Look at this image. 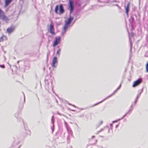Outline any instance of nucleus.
Wrapping results in <instances>:
<instances>
[{
    "label": "nucleus",
    "mask_w": 148,
    "mask_h": 148,
    "mask_svg": "<svg viewBox=\"0 0 148 148\" xmlns=\"http://www.w3.org/2000/svg\"><path fill=\"white\" fill-rule=\"evenodd\" d=\"M58 63L57 58L56 57H54L52 59L51 65L53 68H56Z\"/></svg>",
    "instance_id": "4"
},
{
    "label": "nucleus",
    "mask_w": 148,
    "mask_h": 148,
    "mask_svg": "<svg viewBox=\"0 0 148 148\" xmlns=\"http://www.w3.org/2000/svg\"><path fill=\"white\" fill-rule=\"evenodd\" d=\"M14 29V27H11L8 28L7 29V32L9 33H10L12 32Z\"/></svg>",
    "instance_id": "11"
},
{
    "label": "nucleus",
    "mask_w": 148,
    "mask_h": 148,
    "mask_svg": "<svg viewBox=\"0 0 148 148\" xmlns=\"http://www.w3.org/2000/svg\"><path fill=\"white\" fill-rule=\"evenodd\" d=\"M117 126H118V125H116V127H117Z\"/></svg>",
    "instance_id": "26"
},
{
    "label": "nucleus",
    "mask_w": 148,
    "mask_h": 148,
    "mask_svg": "<svg viewBox=\"0 0 148 148\" xmlns=\"http://www.w3.org/2000/svg\"><path fill=\"white\" fill-rule=\"evenodd\" d=\"M72 110V111H74V110Z\"/></svg>",
    "instance_id": "28"
},
{
    "label": "nucleus",
    "mask_w": 148,
    "mask_h": 148,
    "mask_svg": "<svg viewBox=\"0 0 148 148\" xmlns=\"http://www.w3.org/2000/svg\"><path fill=\"white\" fill-rule=\"evenodd\" d=\"M69 7L70 10V13H71L73 11L74 9V4L73 1L71 0H69Z\"/></svg>",
    "instance_id": "6"
},
{
    "label": "nucleus",
    "mask_w": 148,
    "mask_h": 148,
    "mask_svg": "<svg viewBox=\"0 0 148 148\" xmlns=\"http://www.w3.org/2000/svg\"><path fill=\"white\" fill-rule=\"evenodd\" d=\"M61 38L60 36L56 37L54 40L53 46V47L57 45L60 42Z\"/></svg>",
    "instance_id": "5"
},
{
    "label": "nucleus",
    "mask_w": 148,
    "mask_h": 148,
    "mask_svg": "<svg viewBox=\"0 0 148 148\" xmlns=\"http://www.w3.org/2000/svg\"><path fill=\"white\" fill-rule=\"evenodd\" d=\"M66 129L68 132H69V133L71 135L72 132L71 131V129L69 127L67 126H66Z\"/></svg>",
    "instance_id": "16"
},
{
    "label": "nucleus",
    "mask_w": 148,
    "mask_h": 148,
    "mask_svg": "<svg viewBox=\"0 0 148 148\" xmlns=\"http://www.w3.org/2000/svg\"><path fill=\"white\" fill-rule=\"evenodd\" d=\"M127 114V113H126V114H125V115L123 116V117L122 119L124 117H125V116Z\"/></svg>",
    "instance_id": "23"
},
{
    "label": "nucleus",
    "mask_w": 148,
    "mask_h": 148,
    "mask_svg": "<svg viewBox=\"0 0 148 148\" xmlns=\"http://www.w3.org/2000/svg\"><path fill=\"white\" fill-rule=\"evenodd\" d=\"M0 18L3 21L7 22L9 19L7 17L5 16L4 13L0 9Z\"/></svg>",
    "instance_id": "3"
},
{
    "label": "nucleus",
    "mask_w": 148,
    "mask_h": 148,
    "mask_svg": "<svg viewBox=\"0 0 148 148\" xmlns=\"http://www.w3.org/2000/svg\"><path fill=\"white\" fill-rule=\"evenodd\" d=\"M18 14V11H15L13 13V15L15 16L16 17H17Z\"/></svg>",
    "instance_id": "17"
},
{
    "label": "nucleus",
    "mask_w": 148,
    "mask_h": 148,
    "mask_svg": "<svg viewBox=\"0 0 148 148\" xmlns=\"http://www.w3.org/2000/svg\"><path fill=\"white\" fill-rule=\"evenodd\" d=\"M55 12L57 14H61L64 12V10L62 5H60L59 7L58 5H57L55 9Z\"/></svg>",
    "instance_id": "1"
},
{
    "label": "nucleus",
    "mask_w": 148,
    "mask_h": 148,
    "mask_svg": "<svg viewBox=\"0 0 148 148\" xmlns=\"http://www.w3.org/2000/svg\"><path fill=\"white\" fill-rule=\"evenodd\" d=\"M132 105H133L132 104V105H131V107H132Z\"/></svg>",
    "instance_id": "27"
},
{
    "label": "nucleus",
    "mask_w": 148,
    "mask_h": 148,
    "mask_svg": "<svg viewBox=\"0 0 148 148\" xmlns=\"http://www.w3.org/2000/svg\"><path fill=\"white\" fill-rule=\"evenodd\" d=\"M0 67L2 68H5V66H4V65H0Z\"/></svg>",
    "instance_id": "21"
},
{
    "label": "nucleus",
    "mask_w": 148,
    "mask_h": 148,
    "mask_svg": "<svg viewBox=\"0 0 148 148\" xmlns=\"http://www.w3.org/2000/svg\"><path fill=\"white\" fill-rule=\"evenodd\" d=\"M115 122V121H114L113 122Z\"/></svg>",
    "instance_id": "30"
},
{
    "label": "nucleus",
    "mask_w": 148,
    "mask_h": 148,
    "mask_svg": "<svg viewBox=\"0 0 148 148\" xmlns=\"http://www.w3.org/2000/svg\"><path fill=\"white\" fill-rule=\"evenodd\" d=\"M142 91H143V90H141V92H140V93H141V92H142Z\"/></svg>",
    "instance_id": "24"
},
{
    "label": "nucleus",
    "mask_w": 148,
    "mask_h": 148,
    "mask_svg": "<svg viewBox=\"0 0 148 148\" xmlns=\"http://www.w3.org/2000/svg\"><path fill=\"white\" fill-rule=\"evenodd\" d=\"M142 81V79H139L134 81L133 82V87H134L138 85L141 83Z\"/></svg>",
    "instance_id": "7"
},
{
    "label": "nucleus",
    "mask_w": 148,
    "mask_h": 148,
    "mask_svg": "<svg viewBox=\"0 0 148 148\" xmlns=\"http://www.w3.org/2000/svg\"><path fill=\"white\" fill-rule=\"evenodd\" d=\"M92 137H94V136H92Z\"/></svg>",
    "instance_id": "29"
},
{
    "label": "nucleus",
    "mask_w": 148,
    "mask_h": 148,
    "mask_svg": "<svg viewBox=\"0 0 148 148\" xmlns=\"http://www.w3.org/2000/svg\"><path fill=\"white\" fill-rule=\"evenodd\" d=\"M72 106H73L75 107V106L74 105H72Z\"/></svg>",
    "instance_id": "25"
},
{
    "label": "nucleus",
    "mask_w": 148,
    "mask_h": 148,
    "mask_svg": "<svg viewBox=\"0 0 148 148\" xmlns=\"http://www.w3.org/2000/svg\"><path fill=\"white\" fill-rule=\"evenodd\" d=\"M146 72H148V61L146 64Z\"/></svg>",
    "instance_id": "20"
},
{
    "label": "nucleus",
    "mask_w": 148,
    "mask_h": 148,
    "mask_svg": "<svg viewBox=\"0 0 148 148\" xmlns=\"http://www.w3.org/2000/svg\"><path fill=\"white\" fill-rule=\"evenodd\" d=\"M50 32L52 34H55L54 32V29L53 28V24L52 22H51L50 27Z\"/></svg>",
    "instance_id": "8"
},
{
    "label": "nucleus",
    "mask_w": 148,
    "mask_h": 148,
    "mask_svg": "<svg viewBox=\"0 0 148 148\" xmlns=\"http://www.w3.org/2000/svg\"><path fill=\"white\" fill-rule=\"evenodd\" d=\"M130 3H128L127 6L125 7L126 12L127 16L128 15V12L130 10Z\"/></svg>",
    "instance_id": "10"
},
{
    "label": "nucleus",
    "mask_w": 148,
    "mask_h": 148,
    "mask_svg": "<svg viewBox=\"0 0 148 148\" xmlns=\"http://www.w3.org/2000/svg\"><path fill=\"white\" fill-rule=\"evenodd\" d=\"M117 90L116 89V90H115L114 92L111 95H110L109 96H108V97H106V98H105L103 100H102V101H100V102L98 103L97 104H95V105H97V104H99V103H101V102H102L103 101H104V100H106V99H107L108 98L111 97L116 92V91Z\"/></svg>",
    "instance_id": "9"
},
{
    "label": "nucleus",
    "mask_w": 148,
    "mask_h": 148,
    "mask_svg": "<svg viewBox=\"0 0 148 148\" xmlns=\"http://www.w3.org/2000/svg\"><path fill=\"white\" fill-rule=\"evenodd\" d=\"M73 17L70 16L67 21H66V23L65 24L63 28L64 31L62 32V34H64L65 33L66 29L68 28L71 22L73 20Z\"/></svg>",
    "instance_id": "2"
},
{
    "label": "nucleus",
    "mask_w": 148,
    "mask_h": 148,
    "mask_svg": "<svg viewBox=\"0 0 148 148\" xmlns=\"http://www.w3.org/2000/svg\"><path fill=\"white\" fill-rule=\"evenodd\" d=\"M121 86V84H120L119 86L117 88V89L118 90L120 88Z\"/></svg>",
    "instance_id": "22"
},
{
    "label": "nucleus",
    "mask_w": 148,
    "mask_h": 148,
    "mask_svg": "<svg viewBox=\"0 0 148 148\" xmlns=\"http://www.w3.org/2000/svg\"><path fill=\"white\" fill-rule=\"evenodd\" d=\"M6 37L5 36H3L0 38V41H2L3 40H6Z\"/></svg>",
    "instance_id": "13"
},
{
    "label": "nucleus",
    "mask_w": 148,
    "mask_h": 148,
    "mask_svg": "<svg viewBox=\"0 0 148 148\" xmlns=\"http://www.w3.org/2000/svg\"><path fill=\"white\" fill-rule=\"evenodd\" d=\"M51 123L53 124V126L51 127V129L52 130V132H53L54 130V125L53 124V116H52V119H51Z\"/></svg>",
    "instance_id": "15"
},
{
    "label": "nucleus",
    "mask_w": 148,
    "mask_h": 148,
    "mask_svg": "<svg viewBox=\"0 0 148 148\" xmlns=\"http://www.w3.org/2000/svg\"><path fill=\"white\" fill-rule=\"evenodd\" d=\"M133 36L134 34L132 33H131L130 34H129V40L131 44V39L132 37Z\"/></svg>",
    "instance_id": "14"
},
{
    "label": "nucleus",
    "mask_w": 148,
    "mask_h": 148,
    "mask_svg": "<svg viewBox=\"0 0 148 148\" xmlns=\"http://www.w3.org/2000/svg\"><path fill=\"white\" fill-rule=\"evenodd\" d=\"M12 1V0H5V6H6L8 5Z\"/></svg>",
    "instance_id": "12"
},
{
    "label": "nucleus",
    "mask_w": 148,
    "mask_h": 148,
    "mask_svg": "<svg viewBox=\"0 0 148 148\" xmlns=\"http://www.w3.org/2000/svg\"><path fill=\"white\" fill-rule=\"evenodd\" d=\"M60 51H61L60 49H59L57 51V54L59 55L60 54Z\"/></svg>",
    "instance_id": "19"
},
{
    "label": "nucleus",
    "mask_w": 148,
    "mask_h": 148,
    "mask_svg": "<svg viewBox=\"0 0 148 148\" xmlns=\"http://www.w3.org/2000/svg\"><path fill=\"white\" fill-rule=\"evenodd\" d=\"M140 93L138 94L137 95V97H136V100L134 101V104H136V103L137 102V99H138V97L140 96Z\"/></svg>",
    "instance_id": "18"
}]
</instances>
